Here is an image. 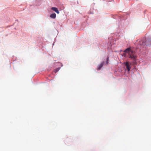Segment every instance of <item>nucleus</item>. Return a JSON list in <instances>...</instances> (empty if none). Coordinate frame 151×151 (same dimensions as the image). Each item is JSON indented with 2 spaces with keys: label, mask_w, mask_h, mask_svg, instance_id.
<instances>
[{
  "label": "nucleus",
  "mask_w": 151,
  "mask_h": 151,
  "mask_svg": "<svg viewBox=\"0 0 151 151\" xmlns=\"http://www.w3.org/2000/svg\"><path fill=\"white\" fill-rule=\"evenodd\" d=\"M125 64L128 71H129L131 69V66L129 64V62H127L125 63Z\"/></svg>",
  "instance_id": "3"
},
{
  "label": "nucleus",
  "mask_w": 151,
  "mask_h": 151,
  "mask_svg": "<svg viewBox=\"0 0 151 151\" xmlns=\"http://www.w3.org/2000/svg\"><path fill=\"white\" fill-rule=\"evenodd\" d=\"M124 52H125L127 53H128V55L129 54H131V53H133L134 51L133 50H131V48L130 47H128L125 49Z\"/></svg>",
  "instance_id": "1"
},
{
  "label": "nucleus",
  "mask_w": 151,
  "mask_h": 151,
  "mask_svg": "<svg viewBox=\"0 0 151 151\" xmlns=\"http://www.w3.org/2000/svg\"><path fill=\"white\" fill-rule=\"evenodd\" d=\"M51 9L55 12L57 13L58 14H59V12L58 11V9L55 7H52L51 8Z\"/></svg>",
  "instance_id": "4"
},
{
  "label": "nucleus",
  "mask_w": 151,
  "mask_h": 151,
  "mask_svg": "<svg viewBox=\"0 0 151 151\" xmlns=\"http://www.w3.org/2000/svg\"><path fill=\"white\" fill-rule=\"evenodd\" d=\"M104 64V62H102L101 64L98 66L97 67V69L98 70H99L101 68L103 67Z\"/></svg>",
  "instance_id": "5"
},
{
  "label": "nucleus",
  "mask_w": 151,
  "mask_h": 151,
  "mask_svg": "<svg viewBox=\"0 0 151 151\" xmlns=\"http://www.w3.org/2000/svg\"><path fill=\"white\" fill-rule=\"evenodd\" d=\"M129 58L131 59H133L134 61H135L136 58V56L133 54V53H131L129 54Z\"/></svg>",
  "instance_id": "2"
},
{
  "label": "nucleus",
  "mask_w": 151,
  "mask_h": 151,
  "mask_svg": "<svg viewBox=\"0 0 151 151\" xmlns=\"http://www.w3.org/2000/svg\"><path fill=\"white\" fill-rule=\"evenodd\" d=\"M141 42H142L141 41H140V43Z\"/></svg>",
  "instance_id": "8"
},
{
  "label": "nucleus",
  "mask_w": 151,
  "mask_h": 151,
  "mask_svg": "<svg viewBox=\"0 0 151 151\" xmlns=\"http://www.w3.org/2000/svg\"><path fill=\"white\" fill-rule=\"evenodd\" d=\"M50 17L52 18L55 19L56 17V14L55 13H52L50 15Z\"/></svg>",
  "instance_id": "6"
},
{
  "label": "nucleus",
  "mask_w": 151,
  "mask_h": 151,
  "mask_svg": "<svg viewBox=\"0 0 151 151\" xmlns=\"http://www.w3.org/2000/svg\"><path fill=\"white\" fill-rule=\"evenodd\" d=\"M60 69V68H58L54 70V72L56 73Z\"/></svg>",
  "instance_id": "7"
}]
</instances>
